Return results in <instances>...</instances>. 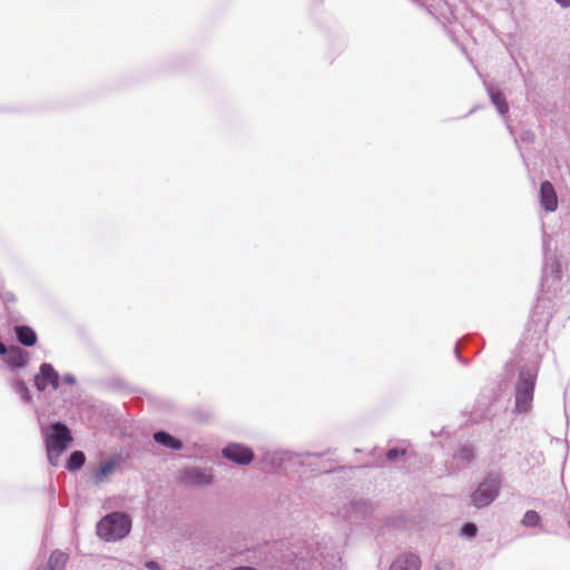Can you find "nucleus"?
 I'll use <instances>...</instances> for the list:
<instances>
[{"mask_svg":"<svg viewBox=\"0 0 570 570\" xmlns=\"http://www.w3.org/2000/svg\"><path fill=\"white\" fill-rule=\"evenodd\" d=\"M476 525L474 523H465L462 533L466 537H474L476 534Z\"/></svg>","mask_w":570,"mask_h":570,"instance_id":"a211bd4d","label":"nucleus"},{"mask_svg":"<svg viewBox=\"0 0 570 570\" xmlns=\"http://www.w3.org/2000/svg\"><path fill=\"white\" fill-rule=\"evenodd\" d=\"M16 334L18 341L24 346H33L37 343V334L30 326H17Z\"/></svg>","mask_w":570,"mask_h":570,"instance_id":"9d476101","label":"nucleus"},{"mask_svg":"<svg viewBox=\"0 0 570 570\" xmlns=\"http://www.w3.org/2000/svg\"><path fill=\"white\" fill-rule=\"evenodd\" d=\"M223 454L226 459L237 464H249L254 460L253 451L242 444H229L223 450Z\"/></svg>","mask_w":570,"mask_h":570,"instance_id":"423d86ee","label":"nucleus"},{"mask_svg":"<svg viewBox=\"0 0 570 570\" xmlns=\"http://www.w3.org/2000/svg\"><path fill=\"white\" fill-rule=\"evenodd\" d=\"M560 6L562 7H569L570 6V0H556Z\"/></svg>","mask_w":570,"mask_h":570,"instance_id":"5701e85b","label":"nucleus"},{"mask_svg":"<svg viewBox=\"0 0 570 570\" xmlns=\"http://www.w3.org/2000/svg\"><path fill=\"white\" fill-rule=\"evenodd\" d=\"M500 488V475H489L487 479H484L483 482L479 484L475 491L472 492V504L478 509L488 507L498 497Z\"/></svg>","mask_w":570,"mask_h":570,"instance_id":"7ed1b4c3","label":"nucleus"},{"mask_svg":"<svg viewBox=\"0 0 570 570\" xmlns=\"http://www.w3.org/2000/svg\"><path fill=\"white\" fill-rule=\"evenodd\" d=\"M492 98H493V104L495 105V107H504L505 106V101L501 97V95H493Z\"/></svg>","mask_w":570,"mask_h":570,"instance_id":"aec40b11","label":"nucleus"},{"mask_svg":"<svg viewBox=\"0 0 570 570\" xmlns=\"http://www.w3.org/2000/svg\"><path fill=\"white\" fill-rule=\"evenodd\" d=\"M7 362L14 367H22L29 361V353L19 346L7 348Z\"/></svg>","mask_w":570,"mask_h":570,"instance_id":"6e6552de","label":"nucleus"},{"mask_svg":"<svg viewBox=\"0 0 570 570\" xmlns=\"http://www.w3.org/2000/svg\"><path fill=\"white\" fill-rule=\"evenodd\" d=\"M72 441L69 429L62 423H55L46 438L47 455L52 464H56L60 455Z\"/></svg>","mask_w":570,"mask_h":570,"instance_id":"f03ea898","label":"nucleus"},{"mask_svg":"<svg viewBox=\"0 0 570 570\" xmlns=\"http://www.w3.org/2000/svg\"><path fill=\"white\" fill-rule=\"evenodd\" d=\"M420 559L414 554H404L399 557L391 566L390 570H419Z\"/></svg>","mask_w":570,"mask_h":570,"instance_id":"1a4fd4ad","label":"nucleus"},{"mask_svg":"<svg viewBox=\"0 0 570 570\" xmlns=\"http://www.w3.org/2000/svg\"><path fill=\"white\" fill-rule=\"evenodd\" d=\"M116 469L115 461H107L102 463L99 469L95 471V479L97 482H102L108 475L114 473Z\"/></svg>","mask_w":570,"mask_h":570,"instance_id":"4468645a","label":"nucleus"},{"mask_svg":"<svg viewBox=\"0 0 570 570\" xmlns=\"http://www.w3.org/2000/svg\"><path fill=\"white\" fill-rule=\"evenodd\" d=\"M154 440L160 445L171 450H180L183 448V443L179 440L164 431L156 432L154 434Z\"/></svg>","mask_w":570,"mask_h":570,"instance_id":"9b49d317","label":"nucleus"},{"mask_svg":"<svg viewBox=\"0 0 570 570\" xmlns=\"http://www.w3.org/2000/svg\"><path fill=\"white\" fill-rule=\"evenodd\" d=\"M14 389L23 401L29 402L31 400L29 389L23 381H17L14 383Z\"/></svg>","mask_w":570,"mask_h":570,"instance_id":"f3484780","label":"nucleus"},{"mask_svg":"<svg viewBox=\"0 0 570 570\" xmlns=\"http://www.w3.org/2000/svg\"><path fill=\"white\" fill-rule=\"evenodd\" d=\"M146 567H147L148 569H151V570H156V569H158V566H157V563H156L155 561H149V562H147V563H146Z\"/></svg>","mask_w":570,"mask_h":570,"instance_id":"4be33fe9","label":"nucleus"},{"mask_svg":"<svg viewBox=\"0 0 570 570\" xmlns=\"http://www.w3.org/2000/svg\"><path fill=\"white\" fill-rule=\"evenodd\" d=\"M68 559L67 553L60 550L52 551L48 560V570H65Z\"/></svg>","mask_w":570,"mask_h":570,"instance_id":"f8f14e48","label":"nucleus"},{"mask_svg":"<svg viewBox=\"0 0 570 570\" xmlns=\"http://www.w3.org/2000/svg\"><path fill=\"white\" fill-rule=\"evenodd\" d=\"M540 203L547 212H554L558 208V197L552 184L548 180L540 186Z\"/></svg>","mask_w":570,"mask_h":570,"instance_id":"0eeeda50","label":"nucleus"},{"mask_svg":"<svg viewBox=\"0 0 570 570\" xmlns=\"http://www.w3.org/2000/svg\"><path fill=\"white\" fill-rule=\"evenodd\" d=\"M186 475L189 482L195 484H208L212 482L210 474L196 469L187 471Z\"/></svg>","mask_w":570,"mask_h":570,"instance_id":"ddd939ff","label":"nucleus"},{"mask_svg":"<svg viewBox=\"0 0 570 570\" xmlns=\"http://www.w3.org/2000/svg\"><path fill=\"white\" fill-rule=\"evenodd\" d=\"M35 385L38 391H45L49 385L57 390L59 387V374L52 365L43 363L35 377Z\"/></svg>","mask_w":570,"mask_h":570,"instance_id":"39448f33","label":"nucleus"},{"mask_svg":"<svg viewBox=\"0 0 570 570\" xmlns=\"http://www.w3.org/2000/svg\"><path fill=\"white\" fill-rule=\"evenodd\" d=\"M232 570H257V569H255L253 567H237V568H234Z\"/></svg>","mask_w":570,"mask_h":570,"instance_id":"b1692460","label":"nucleus"},{"mask_svg":"<svg viewBox=\"0 0 570 570\" xmlns=\"http://www.w3.org/2000/svg\"><path fill=\"white\" fill-rule=\"evenodd\" d=\"M461 454H462V458H464V459H470L473 455L471 449H462Z\"/></svg>","mask_w":570,"mask_h":570,"instance_id":"412c9836","label":"nucleus"},{"mask_svg":"<svg viewBox=\"0 0 570 570\" xmlns=\"http://www.w3.org/2000/svg\"><path fill=\"white\" fill-rule=\"evenodd\" d=\"M130 519L119 512L102 518L97 524V534L106 541H116L125 538L130 531Z\"/></svg>","mask_w":570,"mask_h":570,"instance_id":"f257e3e1","label":"nucleus"},{"mask_svg":"<svg viewBox=\"0 0 570 570\" xmlns=\"http://www.w3.org/2000/svg\"><path fill=\"white\" fill-rule=\"evenodd\" d=\"M400 454H404V451H399L396 449H392L390 450L387 453H386V458L390 460V461H393L395 460Z\"/></svg>","mask_w":570,"mask_h":570,"instance_id":"6ab92c4d","label":"nucleus"},{"mask_svg":"<svg viewBox=\"0 0 570 570\" xmlns=\"http://www.w3.org/2000/svg\"><path fill=\"white\" fill-rule=\"evenodd\" d=\"M86 461V456L81 451H75L71 453L67 466L69 470H78L80 469Z\"/></svg>","mask_w":570,"mask_h":570,"instance_id":"2eb2a0df","label":"nucleus"},{"mask_svg":"<svg viewBox=\"0 0 570 570\" xmlns=\"http://www.w3.org/2000/svg\"><path fill=\"white\" fill-rule=\"evenodd\" d=\"M535 386V376L530 372L522 371L519 375V382L515 393V406L521 412H527L533 400Z\"/></svg>","mask_w":570,"mask_h":570,"instance_id":"20e7f679","label":"nucleus"},{"mask_svg":"<svg viewBox=\"0 0 570 570\" xmlns=\"http://www.w3.org/2000/svg\"><path fill=\"white\" fill-rule=\"evenodd\" d=\"M540 515L538 512L530 510L527 511L522 518V524L525 527H535L540 523Z\"/></svg>","mask_w":570,"mask_h":570,"instance_id":"dca6fc26","label":"nucleus"}]
</instances>
